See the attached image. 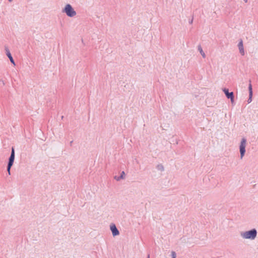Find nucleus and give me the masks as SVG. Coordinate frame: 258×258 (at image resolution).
Segmentation results:
<instances>
[{
    "label": "nucleus",
    "mask_w": 258,
    "mask_h": 258,
    "mask_svg": "<svg viewBox=\"0 0 258 258\" xmlns=\"http://www.w3.org/2000/svg\"><path fill=\"white\" fill-rule=\"evenodd\" d=\"M63 12L66 13L67 16L71 17H74L76 15V12L70 4L66 6Z\"/></svg>",
    "instance_id": "obj_2"
},
{
    "label": "nucleus",
    "mask_w": 258,
    "mask_h": 258,
    "mask_svg": "<svg viewBox=\"0 0 258 258\" xmlns=\"http://www.w3.org/2000/svg\"><path fill=\"white\" fill-rule=\"evenodd\" d=\"M223 92L225 93L226 97L228 98H230V100H231V102L232 103H234V95H233V92H230L229 93L228 92V90L226 89V88H224L223 89Z\"/></svg>",
    "instance_id": "obj_5"
},
{
    "label": "nucleus",
    "mask_w": 258,
    "mask_h": 258,
    "mask_svg": "<svg viewBox=\"0 0 258 258\" xmlns=\"http://www.w3.org/2000/svg\"><path fill=\"white\" fill-rule=\"evenodd\" d=\"M238 48L239 49L240 53L241 55H244V50L243 45V41L242 40H240L239 44H238Z\"/></svg>",
    "instance_id": "obj_7"
},
{
    "label": "nucleus",
    "mask_w": 258,
    "mask_h": 258,
    "mask_svg": "<svg viewBox=\"0 0 258 258\" xmlns=\"http://www.w3.org/2000/svg\"><path fill=\"white\" fill-rule=\"evenodd\" d=\"M14 158H15V152H14V148H12V153H11V156L9 159V162L8 163V169H7L9 174H10V169L13 164Z\"/></svg>",
    "instance_id": "obj_3"
},
{
    "label": "nucleus",
    "mask_w": 258,
    "mask_h": 258,
    "mask_svg": "<svg viewBox=\"0 0 258 258\" xmlns=\"http://www.w3.org/2000/svg\"><path fill=\"white\" fill-rule=\"evenodd\" d=\"M248 90L249 92V96H252V86L250 83L249 84Z\"/></svg>",
    "instance_id": "obj_10"
},
{
    "label": "nucleus",
    "mask_w": 258,
    "mask_h": 258,
    "mask_svg": "<svg viewBox=\"0 0 258 258\" xmlns=\"http://www.w3.org/2000/svg\"><path fill=\"white\" fill-rule=\"evenodd\" d=\"M110 229L113 236H116L119 234V231L116 228L115 225L113 224L110 226Z\"/></svg>",
    "instance_id": "obj_6"
},
{
    "label": "nucleus",
    "mask_w": 258,
    "mask_h": 258,
    "mask_svg": "<svg viewBox=\"0 0 258 258\" xmlns=\"http://www.w3.org/2000/svg\"><path fill=\"white\" fill-rule=\"evenodd\" d=\"M6 50L7 55L8 56V57L9 58L11 62L15 65V64L14 62V60L11 54V53H10L9 50L7 48H6Z\"/></svg>",
    "instance_id": "obj_8"
},
{
    "label": "nucleus",
    "mask_w": 258,
    "mask_h": 258,
    "mask_svg": "<svg viewBox=\"0 0 258 258\" xmlns=\"http://www.w3.org/2000/svg\"><path fill=\"white\" fill-rule=\"evenodd\" d=\"M172 258H175L176 257V253L174 251H172L171 253Z\"/></svg>",
    "instance_id": "obj_13"
},
{
    "label": "nucleus",
    "mask_w": 258,
    "mask_h": 258,
    "mask_svg": "<svg viewBox=\"0 0 258 258\" xmlns=\"http://www.w3.org/2000/svg\"><path fill=\"white\" fill-rule=\"evenodd\" d=\"M256 235V231L253 229L241 233V236L245 239H254Z\"/></svg>",
    "instance_id": "obj_1"
},
{
    "label": "nucleus",
    "mask_w": 258,
    "mask_h": 258,
    "mask_svg": "<svg viewBox=\"0 0 258 258\" xmlns=\"http://www.w3.org/2000/svg\"><path fill=\"white\" fill-rule=\"evenodd\" d=\"M199 50L201 53V54H202V55L203 56V57H205L206 55H205V53L204 52L203 49H202V48L201 47H199Z\"/></svg>",
    "instance_id": "obj_11"
},
{
    "label": "nucleus",
    "mask_w": 258,
    "mask_h": 258,
    "mask_svg": "<svg viewBox=\"0 0 258 258\" xmlns=\"http://www.w3.org/2000/svg\"><path fill=\"white\" fill-rule=\"evenodd\" d=\"M246 146V140L243 139L241 141V144L240 146V152L241 158H242L245 153V148Z\"/></svg>",
    "instance_id": "obj_4"
},
{
    "label": "nucleus",
    "mask_w": 258,
    "mask_h": 258,
    "mask_svg": "<svg viewBox=\"0 0 258 258\" xmlns=\"http://www.w3.org/2000/svg\"><path fill=\"white\" fill-rule=\"evenodd\" d=\"M10 2H11L12 0H9Z\"/></svg>",
    "instance_id": "obj_14"
},
{
    "label": "nucleus",
    "mask_w": 258,
    "mask_h": 258,
    "mask_svg": "<svg viewBox=\"0 0 258 258\" xmlns=\"http://www.w3.org/2000/svg\"><path fill=\"white\" fill-rule=\"evenodd\" d=\"M148 258H150V257H149V255H148Z\"/></svg>",
    "instance_id": "obj_15"
},
{
    "label": "nucleus",
    "mask_w": 258,
    "mask_h": 258,
    "mask_svg": "<svg viewBox=\"0 0 258 258\" xmlns=\"http://www.w3.org/2000/svg\"><path fill=\"white\" fill-rule=\"evenodd\" d=\"M252 96H249V98L248 99V103H250L251 102V101H252Z\"/></svg>",
    "instance_id": "obj_12"
},
{
    "label": "nucleus",
    "mask_w": 258,
    "mask_h": 258,
    "mask_svg": "<svg viewBox=\"0 0 258 258\" xmlns=\"http://www.w3.org/2000/svg\"><path fill=\"white\" fill-rule=\"evenodd\" d=\"M125 175V173H124V171H122L121 172V176L120 177H118L117 178H116V177H115V179H116L117 180H120V179L121 178H124V176Z\"/></svg>",
    "instance_id": "obj_9"
}]
</instances>
